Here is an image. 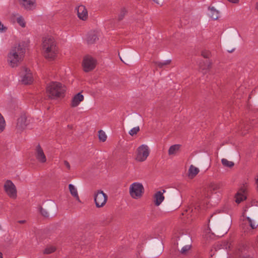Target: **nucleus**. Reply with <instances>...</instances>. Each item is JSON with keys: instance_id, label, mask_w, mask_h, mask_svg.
<instances>
[{"instance_id": "1", "label": "nucleus", "mask_w": 258, "mask_h": 258, "mask_svg": "<svg viewBox=\"0 0 258 258\" xmlns=\"http://www.w3.org/2000/svg\"><path fill=\"white\" fill-rule=\"evenodd\" d=\"M42 51L44 57L47 60H53L56 58L59 50L53 37L48 36L44 38Z\"/></svg>"}, {"instance_id": "2", "label": "nucleus", "mask_w": 258, "mask_h": 258, "mask_svg": "<svg viewBox=\"0 0 258 258\" xmlns=\"http://www.w3.org/2000/svg\"><path fill=\"white\" fill-rule=\"evenodd\" d=\"M25 54V48L18 44L13 47L8 52L7 61L11 68L17 67L23 60Z\"/></svg>"}, {"instance_id": "3", "label": "nucleus", "mask_w": 258, "mask_h": 258, "mask_svg": "<svg viewBox=\"0 0 258 258\" xmlns=\"http://www.w3.org/2000/svg\"><path fill=\"white\" fill-rule=\"evenodd\" d=\"M65 92V86L58 82H51L46 87V93L51 99L62 97Z\"/></svg>"}, {"instance_id": "4", "label": "nucleus", "mask_w": 258, "mask_h": 258, "mask_svg": "<svg viewBox=\"0 0 258 258\" xmlns=\"http://www.w3.org/2000/svg\"><path fill=\"white\" fill-rule=\"evenodd\" d=\"M20 82L24 85H30L34 81L33 75L31 71L26 67H23L20 72Z\"/></svg>"}, {"instance_id": "5", "label": "nucleus", "mask_w": 258, "mask_h": 258, "mask_svg": "<svg viewBox=\"0 0 258 258\" xmlns=\"http://www.w3.org/2000/svg\"><path fill=\"white\" fill-rule=\"evenodd\" d=\"M129 192L132 198L139 199L142 197L144 192V187L141 183L134 182L130 186Z\"/></svg>"}, {"instance_id": "6", "label": "nucleus", "mask_w": 258, "mask_h": 258, "mask_svg": "<svg viewBox=\"0 0 258 258\" xmlns=\"http://www.w3.org/2000/svg\"><path fill=\"white\" fill-rule=\"evenodd\" d=\"M150 153V150L148 146L143 144L137 149L135 159L138 162H144L147 159Z\"/></svg>"}, {"instance_id": "7", "label": "nucleus", "mask_w": 258, "mask_h": 258, "mask_svg": "<svg viewBox=\"0 0 258 258\" xmlns=\"http://www.w3.org/2000/svg\"><path fill=\"white\" fill-rule=\"evenodd\" d=\"M97 64L96 60L90 55L84 57L82 62V66L85 72H89L93 70Z\"/></svg>"}, {"instance_id": "8", "label": "nucleus", "mask_w": 258, "mask_h": 258, "mask_svg": "<svg viewBox=\"0 0 258 258\" xmlns=\"http://www.w3.org/2000/svg\"><path fill=\"white\" fill-rule=\"evenodd\" d=\"M4 189L6 194L11 199L17 197V190L14 183L10 180H7L4 184Z\"/></svg>"}, {"instance_id": "9", "label": "nucleus", "mask_w": 258, "mask_h": 258, "mask_svg": "<svg viewBox=\"0 0 258 258\" xmlns=\"http://www.w3.org/2000/svg\"><path fill=\"white\" fill-rule=\"evenodd\" d=\"M94 202L97 208L103 207L106 203L108 197L102 190H98L94 192Z\"/></svg>"}, {"instance_id": "10", "label": "nucleus", "mask_w": 258, "mask_h": 258, "mask_svg": "<svg viewBox=\"0 0 258 258\" xmlns=\"http://www.w3.org/2000/svg\"><path fill=\"white\" fill-rule=\"evenodd\" d=\"M245 226L243 227L244 232L248 235L253 234V230L256 228L258 226V221H255L254 220L247 217L244 220Z\"/></svg>"}, {"instance_id": "11", "label": "nucleus", "mask_w": 258, "mask_h": 258, "mask_svg": "<svg viewBox=\"0 0 258 258\" xmlns=\"http://www.w3.org/2000/svg\"><path fill=\"white\" fill-rule=\"evenodd\" d=\"M10 22L13 24L17 23L22 28H25L27 26V22L25 17L18 13L11 15L10 17Z\"/></svg>"}, {"instance_id": "12", "label": "nucleus", "mask_w": 258, "mask_h": 258, "mask_svg": "<svg viewBox=\"0 0 258 258\" xmlns=\"http://www.w3.org/2000/svg\"><path fill=\"white\" fill-rule=\"evenodd\" d=\"M247 184H245L243 185L241 187H240L237 193L235 194V202L237 204H239L241 202L245 200L247 197Z\"/></svg>"}, {"instance_id": "13", "label": "nucleus", "mask_w": 258, "mask_h": 258, "mask_svg": "<svg viewBox=\"0 0 258 258\" xmlns=\"http://www.w3.org/2000/svg\"><path fill=\"white\" fill-rule=\"evenodd\" d=\"M77 16L81 20L85 21L88 18V12L87 9L84 5H79L75 8Z\"/></svg>"}, {"instance_id": "14", "label": "nucleus", "mask_w": 258, "mask_h": 258, "mask_svg": "<svg viewBox=\"0 0 258 258\" xmlns=\"http://www.w3.org/2000/svg\"><path fill=\"white\" fill-rule=\"evenodd\" d=\"M35 157L38 162L40 163L44 164L47 161V158L44 151L39 145L36 147Z\"/></svg>"}, {"instance_id": "15", "label": "nucleus", "mask_w": 258, "mask_h": 258, "mask_svg": "<svg viewBox=\"0 0 258 258\" xmlns=\"http://www.w3.org/2000/svg\"><path fill=\"white\" fill-rule=\"evenodd\" d=\"M19 4L27 11L33 10L36 8V0H18Z\"/></svg>"}, {"instance_id": "16", "label": "nucleus", "mask_w": 258, "mask_h": 258, "mask_svg": "<svg viewBox=\"0 0 258 258\" xmlns=\"http://www.w3.org/2000/svg\"><path fill=\"white\" fill-rule=\"evenodd\" d=\"M166 192L165 189H162L159 191H157L154 196V203L156 206H159L164 201V196L163 194Z\"/></svg>"}, {"instance_id": "17", "label": "nucleus", "mask_w": 258, "mask_h": 258, "mask_svg": "<svg viewBox=\"0 0 258 258\" xmlns=\"http://www.w3.org/2000/svg\"><path fill=\"white\" fill-rule=\"evenodd\" d=\"M84 99V96L81 93H78L73 96L71 102V106L72 107H77L81 102Z\"/></svg>"}, {"instance_id": "18", "label": "nucleus", "mask_w": 258, "mask_h": 258, "mask_svg": "<svg viewBox=\"0 0 258 258\" xmlns=\"http://www.w3.org/2000/svg\"><path fill=\"white\" fill-rule=\"evenodd\" d=\"M212 62L211 60H203L200 62L199 68L202 71L206 72L212 67Z\"/></svg>"}, {"instance_id": "19", "label": "nucleus", "mask_w": 258, "mask_h": 258, "mask_svg": "<svg viewBox=\"0 0 258 258\" xmlns=\"http://www.w3.org/2000/svg\"><path fill=\"white\" fill-rule=\"evenodd\" d=\"M69 189L71 195L76 200V201L79 203H81L77 188L74 185L70 184L69 185Z\"/></svg>"}, {"instance_id": "20", "label": "nucleus", "mask_w": 258, "mask_h": 258, "mask_svg": "<svg viewBox=\"0 0 258 258\" xmlns=\"http://www.w3.org/2000/svg\"><path fill=\"white\" fill-rule=\"evenodd\" d=\"M27 125V118L25 115L21 116L18 119L17 127L19 129L24 128Z\"/></svg>"}, {"instance_id": "21", "label": "nucleus", "mask_w": 258, "mask_h": 258, "mask_svg": "<svg viewBox=\"0 0 258 258\" xmlns=\"http://www.w3.org/2000/svg\"><path fill=\"white\" fill-rule=\"evenodd\" d=\"M200 172V170L198 168L191 165L189 168L188 175L190 178H194Z\"/></svg>"}, {"instance_id": "22", "label": "nucleus", "mask_w": 258, "mask_h": 258, "mask_svg": "<svg viewBox=\"0 0 258 258\" xmlns=\"http://www.w3.org/2000/svg\"><path fill=\"white\" fill-rule=\"evenodd\" d=\"M208 9L209 11V17L213 20H217L219 17V11L216 10L213 7H209Z\"/></svg>"}, {"instance_id": "23", "label": "nucleus", "mask_w": 258, "mask_h": 258, "mask_svg": "<svg viewBox=\"0 0 258 258\" xmlns=\"http://www.w3.org/2000/svg\"><path fill=\"white\" fill-rule=\"evenodd\" d=\"M180 145L178 144L173 145L171 146L168 150L169 155H175L179 151Z\"/></svg>"}, {"instance_id": "24", "label": "nucleus", "mask_w": 258, "mask_h": 258, "mask_svg": "<svg viewBox=\"0 0 258 258\" xmlns=\"http://www.w3.org/2000/svg\"><path fill=\"white\" fill-rule=\"evenodd\" d=\"M222 187V183L221 182H212L209 185V188L211 190L216 191L220 189Z\"/></svg>"}, {"instance_id": "25", "label": "nucleus", "mask_w": 258, "mask_h": 258, "mask_svg": "<svg viewBox=\"0 0 258 258\" xmlns=\"http://www.w3.org/2000/svg\"><path fill=\"white\" fill-rule=\"evenodd\" d=\"M6 121L3 116L0 113V133L3 132L6 127Z\"/></svg>"}, {"instance_id": "26", "label": "nucleus", "mask_w": 258, "mask_h": 258, "mask_svg": "<svg viewBox=\"0 0 258 258\" xmlns=\"http://www.w3.org/2000/svg\"><path fill=\"white\" fill-rule=\"evenodd\" d=\"M221 162L222 164L225 167H231L234 166V163L233 162L228 161L226 159H222L221 160Z\"/></svg>"}, {"instance_id": "27", "label": "nucleus", "mask_w": 258, "mask_h": 258, "mask_svg": "<svg viewBox=\"0 0 258 258\" xmlns=\"http://www.w3.org/2000/svg\"><path fill=\"white\" fill-rule=\"evenodd\" d=\"M240 127L241 134L243 135H245L247 133V131L250 128L248 125L245 124H242Z\"/></svg>"}, {"instance_id": "28", "label": "nucleus", "mask_w": 258, "mask_h": 258, "mask_svg": "<svg viewBox=\"0 0 258 258\" xmlns=\"http://www.w3.org/2000/svg\"><path fill=\"white\" fill-rule=\"evenodd\" d=\"M98 136L99 140L102 142H105L107 139V136L105 132L102 130H100L98 132Z\"/></svg>"}, {"instance_id": "29", "label": "nucleus", "mask_w": 258, "mask_h": 258, "mask_svg": "<svg viewBox=\"0 0 258 258\" xmlns=\"http://www.w3.org/2000/svg\"><path fill=\"white\" fill-rule=\"evenodd\" d=\"M56 250V248L53 246H47L44 250V254H50L54 252Z\"/></svg>"}, {"instance_id": "30", "label": "nucleus", "mask_w": 258, "mask_h": 258, "mask_svg": "<svg viewBox=\"0 0 258 258\" xmlns=\"http://www.w3.org/2000/svg\"><path fill=\"white\" fill-rule=\"evenodd\" d=\"M171 60H165L164 61H157L155 62L156 64L160 67L162 68L164 66L168 65L170 63Z\"/></svg>"}, {"instance_id": "31", "label": "nucleus", "mask_w": 258, "mask_h": 258, "mask_svg": "<svg viewBox=\"0 0 258 258\" xmlns=\"http://www.w3.org/2000/svg\"><path fill=\"white\" fill-rule=\"evenodd\" d=\"M140 131V127L139 126H136L135 127H133L129 131V134L133 136L135 135H136Z\"/></svg>"}, {"instance_id": "32", "label": "nucleus", "mask_w": 258, "mask_h": 258, "mask_svg": "<svg viewBox=\"0 0 258 258\" xmlns=\"http://www.w3.org/2000/svg\"><path fill=\"white\" fill-rule=\"evenodd\" d=\"M202 55L204 58H208L211 56V53L208 50H204L202 52Z\"/></svg>"}, {"instance_id": "33", "label": "nucleus", "mask_w": 258, "mask_h": 258, "mask_svg": "<svg viewBox=\"0 0 258 258\" xmlns=\"http://www.w3.org/2000/svg\"><path fill=\"white\" fill-rule=\"evenodd\" d=\"M190 248V246L189 245H185L183 246L181 249V252L183 254H185L188 251Z\"/></svg>"}, {"instance_id": "34", "label": "nucleus", "mask_w": 258, "mask_h": 258, "mask_svg": "<svg viewBox=\"0 0 258 258\" xmlns=\"http://www.w3.org/2000/svg\"><path fill=\"white\" fill-rule=\"evenodd\" d=\"M8 29L7 27L5 26L1 21H0V32H5Z\"/></svg>"}, {"instance_id": "35", "label": "nucleus", "mask_w": 258, "mask_h": 258, "mask_svg": "<svg viewBox=\"0 0 258 258\" xmlns=\"http://www.w3.org/2000/svg\"><path fill=\"white\" fill-rule=\"evenodd\" d=\"M205 206L204 205H199V206H197L196 208H195V209H198V211H202L203 210H205Z\"/></svg>"}, {"instance_id": "36", "label": "nucleus", "mask_w": 258, "mask_h": 258, "mask_svg": "<svg viewBox=\"0 0 258 258\" xmlns=\"http://www.w3.org/2000/svg\"><path fill=\"white\" fill-rule=\"evenodd\" d=\"M64 165L66 166V167L67 168L68 170H70L71 168V166L69 162H68L66 160H64L63 161Z\"/></svg>"}, {"instance_id": "37", "label": "nucleus", "mask_w": 258, "mask_h": 258, "mask_svg": "<svg viewBox=\"0 0 258 258\" xmlns=\"http://www.w3.org/2000/svg\"><path fill=\"white\" fill-rule=\"evenodd\" d=\"M125 12L124 11H122L121 14H120V15L119 16V20H121L122 19L123 17H124V16L125 15Z\"/></svg>"}, {"instance_id": "38", "label": "nucleus", "mask_w": 258, "mask_h": 258, "mask_svg": "<svg viewBox=\"0 0 258 258\" xmlns=\"http://www.w3.org/2000/svg\"><path fill=\"white\" fill-rule=\"evenodd\" d=\"M41 213L45 217H47L48 216V213L46 211L42 210H41Z\"/></svg>"}, {"instance_id": "39", "label": "nucleus", "mask_w": 258, "mask_h": 258, "mask_svg": "<svg viewBox=\"0 0 258 258\" xmlns=\"http://www.w3.org/2000/svg\"><path fill=\"white\" fill-rule=\"evenodd\" d=\"M229 2L234 3V4H237L239 2V0H228Z\"/></svg>"}, {"instance_id": "40", "label": "nucleus", "mask_w": 258, "mask_h": 258, "mask_svg": "<svg viewBox=\"0 0 258 258\" xmlns=\"http://www.w3.org/2000/svg\"><path fill=\"white\" fill-rule=\"evenodd\" d=\"M255 183L256 184L257 188L258 189V174L257 175L256 179H255Z\"/></svg>"}, {"instance_id": "41", "label": "nucleus", "mask_w": 258, "mask_h": 258, "mask_svg": "<svg viewBox=\"0 0 258 258\" xmlns=\"http://www.w3.org/2000/svg\"><path fill=\"white\" fill-rule=\"evenodd\" d=\"M26 222L25 220H20L18 221V223H20V224H24Z\"/></svg>"}, {"instance_id": "42", "label": "nucleus", "mask_w": 258, "mask_h": 258, "mask_svg": "<svg viewBox=\"0 0 258 258\" xmlns=\"http://www.w3.org/2000/svg\"><path fill=\"white\" fill-rule=\"evenodd\" d=\"M243 258H254L253 257L251 256H245V257H244Z\"/></svg>"}, {"instance_id": "43", "label": "nucleus", "mask_w": 258, "mask_h": 258, "mask_svg": "<svg viewBox=\"0 0 258 258\" xmlns=\"http://www.w3.org/2000/svg\"><path fill=\"white\" fill-rule=\"evenodd\" d=\"M243 258H254L253 257L251 256H245V257H244Z\"/></svg>"}, {"instance_id": "44", "label": "nucleus", "mask_w": 258, "mask_h": 258, "mask_svg": "<svg viewBox=\"0 0 258 258\" xmlns=\"http://www.w3.org/2000/svg\"><path fill=\"white\" fill-rule=\"evenodd\" d=\"M0 258H3L2 253L0 252Z\"/></svg>"}, {"instance_id": "45", "label": "nucleus", "mask_w": 258, "mask_h": 258, "mask_svg": "<svg viewBox=\"0 0 258 258\" xmlns=\"http://www.w3.org/2000/svg\"><path fill=\"white\" fill-rule=\"evenodd\" d=\"M153 1H154L156 3H158L157 0H153Z\"/></svg>"}]
</instances>
